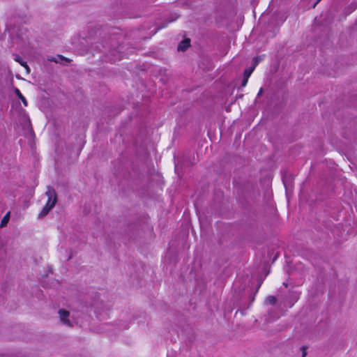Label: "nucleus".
Segmentation results:
<instances>
[{
	"label": "nucleus",
	"mask_w": 357,
	"mask_h": 357,
	"mask_svg": "<svg viewBox=\"0 0 357 357\" xmlns=\"http://www.w3.org/2000/svg\"><path fill=\"white\" fill-rule=\"evenodd\" d=\"M9 219H10V212H8L1 220V224H0V227H5L7 225V223L8 222Z\"/></svg>",
	"instance_id": "obj_8"
},
{
	"label": "nucleus",
	"mask_w": 357,
	"mask_h": 357,
	"mask_svg": "<svg viewBox=\"0 0 357 357\" xmlns=\"http://www.w3.org/2000/svg\"><path fill=\"white\" fill-rule=\"evenodd\" d=\"M277 302V298L274 296H268L265 301L266 304L274 305Z\"/></svg>",
	"instance_id": "obj_9"
},
{
	"label": "nucleus",
	"mask_w": 357,
	"mask_h": 357,
	"mask_svg": "<svg viewBox=\"0 0 357 357\" xmlns=\"http://www.w3.org/2000/svg\"><path fill=\"white\" fill-rule=\"evenodd\" d=\"M116 43L114 38H110L109 41L98 43L93 46V49L98 50L103 53L105 59H108L110 61L115 62L121 59V52L117 50Z\"/></svg>",
	"instance_id": "obj_1"
},
{
	"label": "nucleus",
	"mask_w": 357,
	"mask_h": 357,
	"mask_svg": "<svg viewBox=\"0 0 357 357\" xmlns=\"http://www.w3.org/2000/svg\"><path fill=\"white\" fill-rule=\"evenodd\" d=\"M178 164H175V169H176V171H177V169H178Z\"/></svg>",
	"instance_id": "obj_18"
},
{
	"label": "nucleus",
	"mask_w": 357,
	"mask_h": 357,
	"mask_svg": "<svg viewBox=\"0 0 357 357\" xmlns=\"http://www.w3.org/2000/svg\"><path fill=\"white\" fill-rule=\"evenodd\" d=\"M59 314L60 320L63 324H64L68 326H71V322L68 319V317L70 315V312L68 310H64V309H60L59 310Z\"/></svg>",
	"instance_id": "obj_3"
},
{
	"label": "nucleus",
	"mask_w": 357,
	"mask_h": 357,
	"mask_svg": "<svg viewBox=\"0 0 357 357\" xmlns=\"http://www.w3.org/2000/svg\"><path fill=\"white\" fill-rule=\"evenodd\" d=\"M15 95L20 99L23 103V105L26 107L27 106V101L26 98L23 96V95L21 93L20 91L18 89H15Z\"/></svg>",
	"instance_id": "obj_7"
},
{
	"label": "nucleus",
	"mask_w": 357,
	"mask_h": 357,
	"mask_svg": "<svg viewBox=\"0 0 357 357\" xmlns=\"http://www.w3.org/2000/svg\"><path fill=\"white\" fill-rule=\"evenodd\" d=\"M294 298L295 300H297V299L298 298V295H296V294H295V295H294Z\"/></svg>",
	"instance_id": "obj_17"
},
{
	"label": "nucleus",
	"mask_w": 357,
	"mask_h": 357,
	"mask_svg": "<svg viewBox=\"0 0 357 357\" xmlns=\"http://www.w3.org/2000/svg\"><path fill=\"white\" fill-rule=\"evenodd\" d=\"M45 195L48 197L46 204L53 208L57 202V195L54 188L50 185L47 186Z\"/></svg>",
	"instance_id": "obj_2"
},
{
	"label": "nucleus",
	"mask_w": 357,
	"mask_h": 357,
	"mask_svg": "<svg viewBox=\"0 0 357 357\" xmlns=\"http://www.w3.org/2000/svg\"><path fill=\"white\" fill-rule=\"evenodd\" d=\"M283 284H284L286 287H288V284H287V282H284V283H283Z\"/></svg>",
	"instance_id": "obj_19"
},
{
	"label": "nucleus",
	"mask_w": 357,
	"mask_h": 357,
	"mask_svg": "<svg viewBox=\"0 0 357 357\" xmlns=\"http://www.w3.org/2000/svg\"><path fill=\"white\" fill-rule=\"evenodd\" d=\"M302 349L303 350L302 357H305V356H306V353L304 351V350H305V347H302Z\"/></svg>",
	"instance_id": "obj_14"
},
{
	"label": "nucleus",
	"mask_w": 357,
	"mask_h": 357,
	"mask_svg": "<svg viewBox=\"0 0 357 357\" xmlns=\"http://www.w3.org/2000/svg\"><path fill=\"white\" fill-rule=\"evenodd\" d=\"M262 91H263V89H261L259 90V93H258V95H257V96H261V93H262Z\"/></svg>",
	"instance_id": "obj_16"
},
{
	"label": "nucleus",
	"mask_w": 357,
	"mask_h": 357,
	"mask_svg": "<svg viewBox=\"0 0 357 357\" xmlns=\"http://www.w3.org/2000/svg\"><path fill=\"white\" fill-rule=\"evenodd\" d=\"M177 17H178L176 16V17H174V18H173V19L169 20L167 22V23L174 21Z\"/></svg>",
	"instance_id": "obj_15"
},
{
	"label": "nucleus",
	"mask_w": 357,
	"mask_h": 357,
	"mask_svg": "<svg viewBox=\"0 0 357 357\" xmlns=\"http://www.w3.org/2000/svg\"><path fill=\"white\" fill-rule=\"evenodd\" d=\"M248 80V78L243 76V79H242V82H241V86H243V87L245 86V85L247 84Z\"/></svg>",
	"instance_id": "obj_12"
},
{
	"label": "nucleus",
	"mask_w": 357,
	"mask_h": 357,
	"mask_svg": "<svg viewBox=\"0 0 357 357\" xmlns=\"http://www.w3.org/2000/svg\"><path fill=\"white\" fill-rule=\"evenodd\" d=\"M15 61L20 63L21 66H24L26 69H29L26 63L19 55H15Z\"/></svg>",
	"instance_id": "obj_10"
},
{
	"label": "nucleus",
	"mask_w": 357,
	"mask_h": 357,
	"mask_svg": "<svg viewBox=\"0 0 357 357\" xmlns=\"http://www.w3.org/2000/svg\"><path fill=\"white\" fill-rule=\"evenodd\" d=\"M254 68H255V66H253L252 68H246L244 70L243 76L247 77V78H249V77L252 74V71L254 70Z\"/></svg>",
	"instance_id": "obj_11"
},
{
	"label": "nucleus",
	"mask_w": 357,
	"mask_h": 357,
	"mask_svg": "<svg viewBox=\"0 0 357 357\" xmlns=\"http://www.w3.org/2000/svg\"><path fill=\"white\" fill-rule=\"evenodd\" d=\"M0 357H1V356H0Z\"/></svg>",
	"instance_id": "obj_21"
},
{
	"label": "nucleus",
	"mask_w": 357,
	"mask_h": 357,
	"mask_svg": "<svg viewBox=\"0 0 357 357\" xmlns=\"http://www.w3.org/2000/svg\"><path fill=\"white\" fill-rule=\"evenodd\" d=\"M52 209L47 204L45 205V206L41 210L40 213L38 214L39 218H43L46 216L50 211Z\"/></svg>",
	"instance_id": "obj_6"
},
{
	"label": "nucleus",
	"mask_w": 357,
	"mask_h": 357,
	"mask_svg": "<svg viewBox=\"0 0 357 357\" xmlns=\"http://www.w3.org/2000/svg\"><path fill=\"white\" fill-rule=\"evenodd\" d=\"M283 183H284V185L286 186V181H285L284 178H283Z\"/></svg>",
	"instance_id": "obj_20"
},
{
	"label": "nucleus",
	"mask_w": 357,
	"mask_h": 357,
	"mask_svg": "<svg viewBox=\"0 0 357 357\" xmlns=\"http://www.w3.org/2000/svg\"><path fill=\"white\" fill-rule=\"evenodd\" d=\"M253 60H254V66L255 67L258 64V63L259 62L261 59L259 57H255V58H254Z\"/></svg>",
	"instance_id": "obj_13"
},
{
	"label": "nucleus",
	"mask_w": 357,
	"mask_h": 357,
	"mask_svg": "<svg viewBox=\"0 0 357 357\" xmlns=\"http://www.w3.org/2000/svg\"><path fill=\"white\" fill-rule=\"evenodd\" d=\"M190 45V40L189 38H185L183 40L181 41L178 43L177 47L178 51H185Z\"/></svg>",
	"instance_id": "obj_5"
},
{
	"label": "nucleus",
	"mask_w": 357,
	"mask_h": 357,
	"mask_svg": "<svg viewBox=\"0 0 357 357\" xmlns=\"http://www.w3.org/2000/svg\"><path fill=\"white\" fill-rule=\"evenodd\" d=\"M47 59L49 61H53L56 63H62V64L63 63V61L68 63L70 61L69 59L66 58L63 56L60 55V54H57L56 56H48Z\"/></svg>",
	"instance_id": "obj_4"
}]
</instances>
